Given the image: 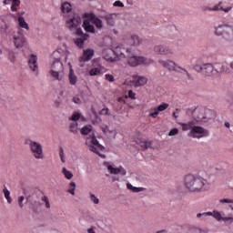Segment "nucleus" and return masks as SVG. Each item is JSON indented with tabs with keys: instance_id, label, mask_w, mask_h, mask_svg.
<instances>
[{
	"instance_id": "nucleus-1",
	"label": "nucleus",
	"mask_w": 233,
	"mask_h": 233,
	"mask_svg": "<svg viewBox=\"0 0 233 233\" xmlns=\"http://www.w3.org/2000/svg\"><path fill=\"white\" fill-rule=\"evenodd\" d=\"M192 116L195 120L179 123L183 132L189 130L188 136L197 139L208 136V130L197 125L198 123H210V121L216 119V111L205 107H197L194 109Z\"/></svg>"
},
{
	"instance_id": "nucleus-2",
	"label": "nucleus",
	"mask_w": 233,
	"mask_h": 233,
	"mask_svg": "<svg viewBox=\"0 0 233 233\" xmlns=\"http://www.w3.org/2000/svg\"><path fill=\"white\" fill-rule=\"evenodd\" d=\"M214 180L210 177H203L201 175H187L185 177L184 185L189 192H205L207 185H212Z\"/></svg>"
},
{
	"instance_id": "nucleus-3",
	"label": "nucleus",
	"mask_w": 233,
	"mask_h": 233,
	"mask_svg": "<svg viewBox=\"0 0 233 233\" xmlns=\"http://www.w3.org/2000/svg\"><path fill=\"white\" fill-rule=\"evenodd\" d=\"M214 34L218 37H222L228 45H233V25L222 22L214 26Z\"/></svg>"
},
{
	"instance_id": "nucleus-4",
	"label": "nucleus",
	"mask_w": 233,
	"mask_h": 233,
	"mask_svg": "<svg viewBox=\"0 0 233 233\" xmlns=\"http://www.w3.org/2000/svg\"><path fill=\"white\" fill-rule=\"evenodd\" d=\"M83 24V20L79 15H72L67 16L66 25L70 32L76 34V35H79L80 37H88L87 34L83 33V29H81V25Z\"/></svg>"
},
{
	"instance_id": "nucleus-5",
	"label": "nucleus",
	"mask_w": 233,
	"mask_h": 233,
	"mask_svg": "<svg viewBox=\"0 0 233 233\" xmlns=\"http://www.w3.org/2000/svg\"><path fill=\"white\" fill-rule=\"evenodd\" d=\"M159 64L164 66V68H167V70H169V72H179L180 74H186L187 79L189 81H194V76H192L187 69L182 68L181 66H177L176 62L166 59V60H160Z\"/></svg>"
},
{
	"instance_id": "nucleus-6",
	"label": "nucleus",
	"mask_w": 233,
	"mask_h": 233,
	"mask_svg": "<svg viewBox=\"0 0 233 233\" xmlns=\"http://www.w3.org/2000/svg\"><path fill=\"white\" fill-rule=\"evenodd\" d=\"M153 50L155 54H157V56H164L165 57L176 56V52L174 51V49L165 44L155 46Z\"/></svg>"
},
{
	"instance_id": "nucleus-7",
	"label": "nucleus",
	"mask_w": 233,
	"mask_h": 233,
	"mask_svg": "<svg viewBox=\"0 0 233 233\" xmlns=\"http://www.w3.org/2000/svg\"><path fill=\"white\" fill-rule=\"evenodd\" d=\"M29 148L35 159H44L43 146L39 142L29 140Z\"/></svg>"
},
{
	"instance_id": "nucleus-8",
	"label": "nucleus",
	"mask_w": 233,
	"mask_h": 233,
	"mask_svg": "<svg viewBox=\"0 0 233 233\" xmlns=\"http://www.w3.org/2000/svg\"><path fill=\"white\" fill-rule=\"evenodd\" d=\"M194 70H196V72H200L204 76H208L209 77H212V76L216 75L214 66H212V64L209 63L204 64L202 66L197 64L194 66Z\"/></svg>"
},
{
	"instance_id": "nucleus-9",
	"label": "nucleus",
	"mask_w": 233,
	"mask_h": 233,
	"mask_svg": "<svg viewBox=\"0 0 233 233\" xmlns=\"http://www.w3.org/2000/svg\"><path fill=\"white\" fill-rule=\"evenodd\" d=\"M13 43L18 50L26 45V37L21 32H15L13 34Z\"/></svg>"
},
{
	"instance_id": "nucleus-10",
	"label": "nucleus",
	"mask_w": 233,
	"mask_h": 233,
	"mask_svg": "<svg viewBox=\"0 0 233 233\" xmlns=\"http://www.w3.org/2000/svg\"><path fill=\"white\" fill-rule=\"evenodd\" d=\"M68 56H70L68 50L58 48L53 52L51 57L52 59H68Z\"/></svg>"
},
{
	"instance_id": "nucleus-11",
	"label": "nucleus",
	"mask_w": 233,
	"mask_h": 233,
	"mask_svg": "<svg viewBox=\"0 0 233 233\" xmlns=\"http://www.w3.org/2000/svg\"><path fill=\"white\" fill-rule=\"evenodd\" d=\"M154 63V60L151 59H129L127 60V65L129 66H139V65H144L145 66H148L149 65H152Z\"/></svg>"
},
{
	"instance_id": "nucleus-12",
	"label": "nucleus",
	"mask_w": 233,
	"mask_h": 233,
	"mask_svg": "<svg viewBox=\"0 0 233 233\" xmlns=\"http://www.w3.org/2000/svg\"><path fill=\"white\" fill-rule=\"evenodd\" d=\"M84 17H87V19H89L91 23H93L95 26L98 28V30H101V28H103V20L96 16L94 13L85 14Z\"/></svg>"
},
{
	"instance_id": "nucleus-13",
	"label": "nucleus",
	"mask_w": 233,
	"mask_h": 233,
	"mask_svg": "<svg viewBox=\"0 0 233 233\" xmlns=\"http://www.w3.org/2000/svg\"><path fill=\"white\" fill-rule=\"evenodd\" d=\"M86 145H93L95 147H97L98 150H105V147L99 144V141L96 137L95 134H92L91 136L86 138Z\"/></svg>"
},
{
	"instance_id": "nucleus-14",
	"label": "nucleus",
	"mask_w": 233,
	"mask_h": 233,
	"mask_svg": "<svg viewBox=\"0 0 233 233\" xmlns=\"http://www.w3.org/2000/svg\"><path fill=\"white\" fill-rule=\"evenodd\" d=\"M90 21V18L84 19L82 26L87 34H96V27Z\"/></svg>"
},
{
	"instance_id": "nucleus-15",
	"label": "nucleus",
	"mask_w": 233,
	"mask_h": 233,
	"mask_svg": "<svg viewBox=\"0 0 233 233\" xmlns=\"http://www.w3.org/2000/svg\"><path fill=\"white\" fill-rule=\"evenodd\" d=\"M107 170L110 174H120L121 176H127V170L123 167H114L111 165L107 166Z\"/></svg>"
},
{
	"instance_id": "nucleus-16",
	"label": "nucleus",
	"mask_w": 233,
	"mask_h": 233,
	"mask_svg": "<svg viewBox=\"0 0 233 233\" xmlns=\"http://www.w3.org/2000/svg\"><path fill=\"white\" fill-rule=\"evenodd\" d=\"M134 77V81H133V85L137 86H145V85H147V83H148V78L145 77V76H133Z\"/></svg>"
},
{
	"instance_id": "nucleus-17",
	"label": "nucleus",
	"mask_w": 233,
	"mask_h": 233,
	"mask_svg": "<svg viewBox=\"0 0 233 233\" xmlns=\"http://www.w3.org/2000/svg\"><path fill=\"white\" fill-rule=\"evenodd\" d=\"M65 67L63 66V62L60 59H56L51 65V71L63 72Z\"/></svg>"
},
{
	"instance_id": "nucleus-18",
	"label": "nucleus",
	"mask_w": 233,
	"mask_h": 233,
	"mask_svg": "<svg viewBox=\"0 0 233 233\" xmlns=\"http://www.w3.org/2000/svg\"><path fill=\"white\" fill-rule=\"evenodd\" d=\"M117 16V15L116 14H108L103 16V19H105V21H106V25H108V26H114V25H116V17Z\"/></svg>"
},
{
	"instance_id": "nucleus-19",
	"label": "nucleus",
	"mask_w": 233,
	"mask_h": 233,
	"mask_svg": "<svg viewBox=\"0 0 233 233\" xmlns=\"http://www.w3.org/2000/svg\"><path fill=\"white\" fill-rule=\"evenodd\" d=\"M143 41L139 38L137 35H131L129 44L132 46H139Z\"/></svg>"
},
{
	"instance_id": "nucleus-20",
	"label": "nucleus",
	"mask_w": 233,
	"mask_h": 233,
	"mask_svg": "<svg viewBox=\"0 0 233 233\" xmlns=\"http://www.w3.org/2000/svg\"><path fill=\"white\" fill-rule=\"evenodd\" d=\"M113 53L115 54L117 59H123L127 57V56H125V49L121 48V46H116Z\"/></svg>"
},
{
	"instance_id": "nucleus-21",
	"label": "nucleus",
	"mask_w": 233,
	"mask_h": 233,
	"mask_svg": "<svg viewBox=\"0 0 233 233\" xmlns=\"http://www.w3.org/2000/svg\"><path fill=\"white\" fill-rule=\"evenodd\" d=\"M30 208L34 214H39V208H41V202L37 200H33L30 202Z\"/></svg>"
},
{
	"instance_id": "nucleus-22",
	"label": "nucleus",
	"mask_w": 233,
	"mask_h": 233,
	"mask_svg": "<svg viewBox=\"0 0 233 233\" xmlns=\"http://www.w3.org/2000/svg\"><path fill=\"white\" fill-rule=\"evenodd\" d=\"M28 67L32 72H39V66L37 65V60L35 59H29L28 60Z\"/></svg>"
},
{
	"instance_id": "nucleus-23",
	"label": "nucleus",
	"mask_w": 233,
	"mask_h": 233,
	"mask_svg": "<svg viewBox=\"0 0 233 233\" xmlns=\"http://www.w3.org/2000/svg\"><path fill=\"white\" fill-rule=\"evenodd\" d=\"M50 74L56 81H63V71H50Z\"/></svg>"
},
{
	"instance_id": "nucleus-24",
	"label": "nucleus",
	"mask_w": 233,
	"mask_h": 233,
	"mask_svg": "<svg viewBox=\"0 0 233 233\" xmlns=\"http://www.w3.org/2000/svg\"><path fill=\"white\" fill-rule=\"evenodd\" d=\"M61 10H62L63 14H68V13L72 12V5H70V3H68V2H65L61 5Z\"/></svg>"
},
{
	"instance_id": "nucleus-25",
	"label": "nucleus",
	"mask_w": 233,
	"mask_h": 233,
	"mask_svg": "<svg viewBox=\"0 0 233 233\" xmlns=\"http://www.w3.org/2000/svg\"><path fill=\"white\" fill-rule=\"evenodd\" d=\"M126 52H127V59H145L144 56H136V54H134V51H132V49L130 48L127 49Z\"/></svg>"
},
{
	"instance_id": "nucleus-26",
	"label": "nucleus",
	"mask_w": 233,
	"mask_h": 233,
	"mask_svg": "<svg viewBox=\"0 0 233 233\" xmlns=\"http://www.w3.org/2000/svg\"><path fill=\"white\" fill-rule=\"evenodd\" d=\"M18 25L21 28H25V30H29L30 27L28 26V23L25 20V17L19 16L18 17Z\"/></svg>"
},
{
	"instance_id": "nucleus-27",
	"label": "nucleus",
	"mask_w": 233,
	"mask_h": 233,
	"mask_svg": "<svg viewBox=\"0 0 233 233\" xmlns=\"http://www.w3.org/2000/svg\"><path fill=\"white\" fill-rule=\"evenodd\" d=\"M8 24L6 21H5L4 16H0V32H5V30H8Z\"/></svg>"
},
{
	"instance_id": "nucleus-28",
	"label": "nucleus",
	"mask_w": 233,
	"mask_h": 233,
	"mask_svg": "<svg viewBox=\"0 0 233 233\" xmlns=\"http://www.w3.org/2000/svg\"><path fill=\"white\" fill-rule=\"evenodd\" d=\"M92 57H94V50L86 49L84 51V55L81 59H92Z\"/></svg>"
},
{
	"instance_id": "nucleus-29",
	"label": "nucleus",
	"mask_w": 233,
	"mask_h": 233,
	"mask_svg": "<svg viewBox=\"0 0 233 233\" xmlns=\"http://www.w3.org/2000/svg\"><path fill=\"white\" fill-rule=\"evenodd\" d=\"M69 83L70 85H76L77 83V76L74 74V70L69 71Z\"/></svg>"
},
{
	"instance_id": "nucleus-30",
	"label": "nucleus",
	"mask_w": 233,
	"mask_h": 233,
	"mask_svg": "<svg viewBox=\"0 0 233 233\" xmlns=\"http://www.w3.org/2000/svg\"><path fill=\"white\" fill-rule=\"evenodd\" d=\"M90 132H92V126L90 125L85 126L80 129V134H82V136H88Z\"/></svg>"
},
{
	"instance_id": "nucleus-31",
	"label": "nucleus",
	"mask_w": 233,
	"mask_h": 233,
	"mask_svg": "<svg viewBox=\"0 0 233 233\" xmlns=\"http://www.w3.org/2000/svg\"><path fill=\"white\" fill-rule=\"evenodd\" d=\"M127 187L128 190H132L133 192H143V190H146L145 187H136L130 183H127Z\"/></svg>"
},
{
	"instance_id": "nucleus-32",
	"label": "nucleus",
	"mask_w": 233,
	"mask_h": 233,
	"mask_svg": "<svg viewBox=\"0 0 233 233\" xmlns=\"http://www.w3.org/2000/svg\"><path fill=\"white\" fill-rule=\"evenodd\" d=\"M62 174H64L66 179H72V177H74V174H72L70 170L66 169V167L62 168Z\"/></svg>"
},
{
	"instance_id": "nucleus-33",
	"label": "nucleus",
	"mask_w": 233,
	"mask_h": 233,
	"mask_svg": "<svg viewBox=\"0 0 233 233\" xmlns=\"http://www.w3.org/2000/svg\"><path fill=\"white\" fill-rule=\"evenodd\" d=\"M215 70H216V74H218V72H220V73H225L227 72V66L221 65V64H218L217 66H215Z\"/></svg>"
},
{
	"instance_id": "nucleus-34",
	"label": "nucleus",
	"mask_w": 233,
	"mask_h": 233,
	"mask_svg": "<svg viewBox=\"0 0 233 233\" xmlns=\"http://www.w3.org/2000/svg\"><path fill=\"white\" fill-rule=\"evenodd\" d=\"M82 38H76V46H79L80 48L83 47V46L85 45V41H86V39H88V37H84V36H81Z\"/></svg>"
},
{
	"instance_id": "nucleus-35",
	"label": "nucleus",
	"mask_w": 233,
	"mask_h": 233,
	"mask_svg": "<svg viewBox=\"0 0 233 233\" xmlns=\"http://www.w3.org/2000/svg\"><path fill=\"white\" fill-rule=\"evenodd\" d=\"M140 147L144 148V150H147L152 147V141H142L140 142Z\"/></svg>"
},
{
	"instance_id": "nucleus-36",
	"label": "nucleus",
	"mask_w": 233,
	"mask_h": 233,
	"mask_svg": "<svg viewBox=\"0 0 233 233\" xmlns=\"http://www.w3.org/2000/svg\"><path fill=\"white\" fill-rule=\"evenodd\" d=\"M3 192H4L5 199L7 200V203H9V204L12 203V198H10V191L6 187H5L3 189Z\"/></svg>"
},
{
	"instance_id": "nucleus-37",
	"label": "nucleus",
	"mask_w": 233,
	"mask_h": 233,
	"mask_svg": "<svg viewBox=\"0 0 233 233\" xmlns=\"http://www.w3.org/2000/svg\"><path fill=\"white\" fill-rule=\"evenodd\" d=\"M223 5V2H218L217 5L211 7V12H219V10H223V7L221 6Z\"/></svg>"
},
{
	"instance_id": "nucleus-38",
	"label": "nucleus",
	"mask_w": 233,
	"mask_h": 233,
	"mask_svg": "<svg viewBox=\"0 0 233 233\" xmlns=\"http://www.w3.org/2000/svg\"><path fill=\"white\" fill-rule=\"evenodd\" d=\"M101 74V68L95 67L89 71V76H99Z\"/></svg>"
},
{
	"instance_id": "nucleus-39",
	"label": "nucleus",
	"mask_w": 233,
	"mask_h": 233,
	"mask_svg": "<svg viewBox=\"0 0 233 233\" xmlns=\"http://www.w3.org/2000/svg\"><path fill=\"white\" fill-rule=\"evenodd\" d=\"M76 182H71L69 185L68 192L71 196H76Z\"/></svg>"
},
{
	"instance_id": "nucleus-40",
	"label": "nucleus",
	"mask_w": 233,
	"mask_h": 233,
	"mask_svg": "<svg viewBox=\"0 0 233 233\" xmlns=\"http://www.w3.org/2000/svg\"><path fill=\"white\" fill-rule=\"evenodd\" d=\"M167 108H168V104H167V103H162V104H160V105L157 106V110L158 112H165V110H167Z\"/></svg>"
},
{
	"instance_id": "nucleus-41",
	"label": "nucleus",
	"mask_w": 233,
	"mask_h": 233,
	"mask_svg": "<svg viewBox=\"0 0 233 233\" xmlns=\"http://www.w3.org/2000/svg\"><path fill=\"white\" fill-rule=\"evenodd\" d=\"M69 131L72 132V134H76V132H77V123L76 122L71 123L69 127Z\"/></svg>"
},
{
	"instance_id": "nucleus-42",
	"label": "nucleus",
	"mask_w": 233,
	"mask_h": 233,
	"mask_svg": "<svg viewBox=\"0 0 233 233\" xmlns=\"http://www.w3.org/2000/svg\"><path fill=\"white\" fill-rule=\"evenodd\" d=\"M87 147H89V150L91 152H94L95 154H99V147H97V146H94V145H87Z\"/></svg>"
},
{
	"instance_id": "nucleus-43",
	"label": "nucleus",
	"mask_w": 233,
	"mask_h": 233,
	"mask_svg": "<svg viewBox=\"0 0 233 233\" xmlns=\"http://www.w3.org/2000/svg\"><path fill=\"white\" fill-rule=\"evenodd\" d=\"M41 201H44V203H46V208H50V200H48V197L43 196L41 198Z\"/></svg>"
},
{
	"instance_id": "nucleus-44",
	"label": "nucleus",
	"mask_w": 233,
	"mask_h": 233,
	"mask_svg": "<svg viewBox=\"0 0 233 233\" xmlns=\"http://www.w3.org/2000/svg\"><path fill=\"white\" fill-rule=\"evenodd\" d=\"M187 41L183 38H179L177 40V46H186Z\"/></svg>"
},
{
	"instance_id": "nucleus-45",
	"label": "nucleus",
	"mask_w": 233,
	"mask_h": 233,
	"mask_svg": "<svg viewBox=\"0 0 233 233\" xmlns=\"http://www.w3.org/2000/svg\"><path fill=\"white\" fill-rule=\"evenodd\" d=\"M90 199H91V201H93V203L95 205H99V198H97V197H96V195L90 193Z\"/></svg>"
},
{
	"instance_id": "nucleus-46",
	"label": "nucleus",
	"mask_w": 233,
	"mask_h": 233,
	"mask_svg": "<svg viewBox=\"0 0 233 233\" xmlns=\"http://www.w3.org/2000/svg\"><path fill=\"white\" fill-rule=\"evenodd\" d=\"M102 132L104 134H114V137H116V131H110V129L108 128V127H103L102 128Z\"/></svg>"
},
{
	"instance_id": "nucleus-47",
	"label": "nucleus",
	"mask_w": 233,
	"mask_h": 233,
	"mask_svg": "<svg viewBox=\"0 0 233 233\" xmlns=\"http://www.w3.org/2000/svg\"><path fill=\"white\" fill-rule=\"evenodd\" d=\"M113 6H117L118 8H123L125 6V4H123V2H121L120 0H116L113 4Z\"/></svg>"
},
{
	"instance_id": "nucleus-48",
	"label": "nucleus",
	"mask_w": 233,
	"mask_h": 233,
	"mask_svg": "<svg viewBox=\"0 0 233 233\" xmlns=\"http://www.w3.org/2000/svg\"><path fill=\"white\" fill-rule=\"evenodd\" d=\"M72 121H79L81 119V115L79 113L73 114L71 117Z\"/></svg>"
},
{
	"instance_id": "nucleus-49",
	"label": "nucleus",
	"mask_w": 233,
	"mask_h": 233,
	"mask_svg": "<svg viewBox=\"0 0 233 233\" xmlns=\"http://www.w3.org/2000/svg\"><path fill=\"white\" fill-rule=\"evenodd\" d=\"M222 221H224V223H228L229 225H232L233 218L232 217H229V218L224 217L222 218Z\"/></svg>"
},
{
	"instance_id": "nucleus-50",
	"label": "nucleus",
	"mask_w": 233,
	"mask_h": 233,
	"mask_svg": "<svg viewBox=\"0 0 233 233\" xmlns=\"http://www.w3.org/2000/svg\"><path fill=\"white\" fill-rule=\"evenodd\" d=\"M154 110H155L154 112H151L149 114V117L156 118V117H157V116H159V111L157 109H156V108Z\"/></svg>"
},
{
	"instance_id": "nucleus-51",
	"label": "nucleus",
	"mask_w": 233,
	"mask_h": 233,
	"mask_svg": "<svg viewBox=\"0 0 233 233\" xmlns=\"http://www.w3.org/2000/svg\"><path fill=\"white\" fill-rule=\"evenodd\" d=\"M106 80L109 81V83H114V81H115L114 76L110 74L106 75Z\"/></svg>"
},
{
	"instance_id": "nucleus-52",
	"label": "nucleus",
	"mask_w": 233,
	"mask_h": 233,
	"mask_svg": "<svg viewBox=\"0 0 233 233\" xmlns=\"http://www.w3.org/2000/svg\"><path fill=\"white\" fill-rule=\"evenodd\" d=\"M214 218H217L218 221H223V217L221 216V213L216 212L214 213Z\"/></svg>"
},
{
	"instance_id": "nucleus-53",
	"label": "nucleus",
	"mask_w": 233,
	"mask_h": 233,
	"mask_svg": "<svg viewBox=\"0 0 233 233\" xmlns=\"http://www.w3.org/2000/svg\"><path fill=\"white\" fill-rule=\"evenodd\" d=\"M23 201H25V197L21 196L18 198V205L20 207V208H23V207H25V205L23 204Z\"/></svg>"
},
{
	"instance_id": "nucleus-54",
	"label": "nucleus",
	"mask_w": 233,
	"mask_h": 233,
	"mask_svg": "<svg viewBox=\"0 0 233 233\" xmlns=\"http://www.w3.org/2000/svg\"><path fill=\"white\" fill-rule=\"evenodd\" d=\"M178 132H179V129H177V128H173V129H171V130L169 131L168 136H177V134H178Z\"/></svg>"
},
{
	"instance_id": "nucleus-55",
	"label": "nucleus",
	"mask_w": 233,
	"mask_h": 233,
	"mask_svg": "<svg viewBox=\"0 0 233 233\" xmlns=\"http://www.w3.org/2000/svg\"><path fill=\"white\" fill-rule=\"evenodd\" d=\"M203 216H212V212H204V213H198L197 214V218H203Z\"/></svg>"
},
{
	"instance_id": "nucleus-56",
	"label": "nucleus",
	"mask_w": 233,
	"mask_h": 233,
	"mask_svg": "<svg viewBox=\"0 0 233 233\" xmlns=\"http://www.w3.org/2000/svg\"><path fill=\"white\" fill-rule=\"evenodd\" d=\"M196 230L198 233H208V228H196Z\"/></svg>"
},
{
	"instance_id": "nucleus-57",
	"label": "nucleus",
	"mask_w": 233,
	"mask_h": 233,
	"mask_svg": "<svg viewBox=\"0 0 233 233\" xmlns=\"http://www.w3.org/2000/svg\"><path fill=\"white\" fill-rule=\"evenodd\" d=\"M59 156L62 163H65V150H63V148L60 149Z\"/></svg>"
},
{
	"instance_id": "nucleus-58",
	"label": "nucleus",
	"mask_w": 233,
	"mask_h": 233,
	"mask_svg": "<svg viewBox=\"0 0 233 233\" xmlns=\"http://www.w3.org/2000/svg\"><path fill=\"white\" fill-rule=\"evenodd\" d=\"M202 12H212V7L208 5L202 6L201 8Z\"/></svg>"
},
{
	"instance_id": "nucleus-59",
	"label": "nucleus",
	"mask_w": 233,
	"mask_h": 233,
	"mask_svg": "<svg viewBox=\"0 0 233 233\" xmlns=\"http://www.w3.org/2000/svg\"><path fill=\"white\" fill-rule=\"evenodd\" d=\"M100 116H108V108H104L99 112Z\"/></svg>"
},
{
	"instance_id": "nucleus-60",
	"label": "nucleus",
	"mask_w": 233,
	"mask_h": 233,
	"mask_svg": "<svg viewBox=\"0 0 233 233\" xmlns=\"http://www.w3.org/2000/svg\"><path fill=\"white\" fill-rule=\"evenodd\" d=\"M73 103H76V105H81V99L79 97L74 96L72 98Z\"/></svg>"
},
{
	"instance_id": "nucleus-61",
	"label": "nucleus",
	"mask_w": 233,
	"mask_h": 233,
	"mask_svg": "<svg viewBox=\"0 0 233 233\" xmlns=\"http://www.w3.org/2000/svg\"><path fill=\"white\" fill-rule=\"evenodd\" d=\"M128 97H130V99H136V93H134V91H132V90H129Z\"/></svg>"
},
{
	"instance_id": "nucleus-62",
	"label": "nucleus",
	"mask_w": 233,
	"mask_h": 233,
	"mask_svg": "<svg viewBox=\"0 0 233 233\" xmlns=\"http://www.w3.org/2000/svg\"><path fill=\"white\" fill-rule=\"evenodd\" d=\"M232 10V5H229L228 7H223L222 12H225V14H228Z\"/></svg>"
},
{
	"instance_id": "nucleus-63",
	"label": "nucleus",
	"mask_w": 233,
	"mask_h": 233,
	"mask_svg": "<svg viewBox=\"0 0 233 233\" xmlns=\"http://www.w3.org/2000/svg\"><path fill=\"white\" fill-rule=\"evenodd\" d=\"M219 203H233V199L223 198L219 200Z\"/></svg>"
},
{
	"instance_id": "nucleus-64",
	"label": "nucleus",
	"mask_w": 233,
	"mask_h": 233,
	"mask_svg": "<svg viewBox=\"0 0 233 233\" xmlns=\"http://www.w3.org/2000/svg\"><path fill=\"white\" fill-rule=\"evenodd\" d=\"M12 5L15 6H19L21 5L20 0H13Z\"/></svg>"
}]
</instances>
